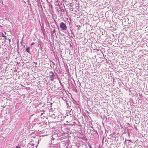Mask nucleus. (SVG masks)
<instances>
[{
	"label": "nucleus",
	"instance_id": "obj_1",
	"mask_svg": "<svg viewBox=\"0 0 148 148\" xmlns=\"http://www.w3.org/2000/svg\"><path fill=\"white\" fill-rule=\"evenodd\" d=\"M60 27L63 30H66L67 28L66 24L63 23H62L60 24Z\"/></svg>",
	"mask_w": 148,
	"mask_h": 148
},
{
	"label": "nucleus",
	"instance_id": "obj_2",
	"mask_svg": "<svg viewBox=\"0 0 148 148\" xmlns=\"http://www.w3.org/2000/svg\"><path fill=\"white\" fill-rule=\"evenodd\" d=\"M54 76H55V75L53 73H52V75H50L49 77V79L51 81L53 80Z\"/></svg>",
	"mask_w": 148,
	"mask_h": 148
},
{
	"label": "nucleus",
	"instance_id": "obj_3",
	"mask_svg": "<svg viewBox=\"0 0 148 148\" xmlns=\"http://www.w3.org/2000/svg\"><path fill=\"white\" fill-rule=\"evenodd\" d=\"M26 51L28 53H30V51H29V47H27L26 49Z\"/></svg>",
	"mask_w": 148,
	"mask_h": 148
},
{
	"label": "nucleus",
	"instance_id": "obj_4",
	"mask_svg": "<svg viewBox=\"0 0 148 148\" xmlns=\"http://www.w3.org/2000/svg\"><path fill=\"white\" fill-rule=\"evenodd\" d=\"M2 37H4L5 38V39L6 40V36H5L4 34H3V32H2Z\"/></svg>",
	"mask_w": 148,
	"mask_h": 148
},
{
	"label": "nucleus",
	"instance_id": "obj_5",
	"mask_svg": "<svg viewBox=\"0 0 148 148\" xmlns=\"http://www.w3.org/2000/svg\"><path fill=\"white\" fill-rule=\"evenodd\" d=\"M55 32H56V30H55V29H54L53 30V33H55Z\"/></svg>",
	"mask_w": 148,
	"mask_h": 148
},
{
	"label": "nucleus",
	"instance_id": "obj_6",
	"mask_svg": "<svg viewBox=\"0 0 148 148\" xmlns=\"http://www.w3.org/2000/svg\"><path fill=\"white\" fill-rule=\"evenodd\" d=\"M16 148H20V146H19V147L16 146Z\"/></svg>",
	"mask_w": 148,
	"mask_h": 148
},
{
	"label": "nucleus",
	"instance_id": "obj_7",
	"mask_svg": "<svg viewBox=\"0 0 148 148\" xmlns=\"http://www.w3.org/2000/svg\"><path fill=\"white\" fill-rule=\"evenodd\" d=\"M34 43H32L31 44V45H34Z\"/></svg>",
	"mask_w": 148,
	"mask_h": 148
},
{
	"label": "nucleus",
	"instance_id": "obj_8",
	"mask_svg": "<svg viewBox=\"0 0 148 148\" xmlns=\"http://www.w3.org/2000/svg\"><path fill=\"white\" fill-rule=\"evenodd\" d=\"M9 42H10V41H11L10 39H9Z\"/></svg>",
	"mask_w": 148,
	"mask_h": 148
},
{
	"label": "nucleus",
	"instance_id": "obj_9",
	"mask_svg": "<svg viewBox=\"0 0 148 148\" xmlns=\"http://www.w3.org/2000/svg\"><path fill=\"white\" fill-rule=\"evenodd\" d=\"M4 33H5V34H6V32H4Z\"/></svg>",
	"mask_w": 148,
	"mask_h": 148
}]
</instances>
